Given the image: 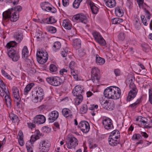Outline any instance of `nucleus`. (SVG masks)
I'll list each match as a JSON object with an SVG mask.
<instances>
[{
  "mask_svg": "<svg viewBox=\"0 0 152 152\" xmlns=\"http://www.w3.org/2000/svg\"><path fill=\"white\" fill-rule=\"evenodd\" d=\"M78 144V140L75 137H68L67 139L66 143L64 146L66 145L69 149H70L74 147V148Z\"/></svg>",
  "mask_w": 152,
  "mask_h": 152,
  "instance_id": "8",
  "label": "nucleus"
},
{
  "mask_svg": "<svg viewBox=\"0 0 152 152\" xmlns=\"http://www.w3.org/2000/svg\"><path fill=\"white\" fill-rule=\"evenodd\" d=\"M0 87L2 89V91H4L6 94H8V90L7 88H6L4 83L3 81L0 79Z\"/></svg>",
  "mask_w": 152,
  "mask_h": 152,
  "instance_id": "30",
  "label": "nucleus"
},
{
  "mask_svg": "<svg viewBox=\"0 0 152 152\" xmlns=\"http://www.w3.org/2000/svg\"><path fill=\"white\" fill-rule=\"evenodd\" d=\"M68 52V50L67 48L63 49V50L61 52V54L63 57H65L67 55V52Z\"/></svg>",
  "mask_w": 152,
  "mask_h": 152,
  "instance_id": "56",
  "label": "nucleus"
},
{
  "mask_svg": "<svg viewBox=\"0 0 152 152\" xmlns=\"http://www.w3.org/2000/svg\"><path fill=\"white\" fill-rule=\"evenodd\" d=\"M100 101L102 107L104 109H108V104H109L108 102L106 100H103L102 98L100 99Z\"/></svg>",
  "mask_w": 152,
  "mask_h": 152,
  "instance_id": "32",
  "label": "nucleus"
},
{
  "mask_svg": "<svg viewBox=\"0 0 152 152\" xmlns=\"http://www.w3.org/2000/svg\"><path fill=\"white\" fill-rule=\"evenodd\" d=\"M22 57L26 59L28 56V51L27 47L26 46L23 47L22 50Z\"/></svg>",
  "mask_w": 152,
  "mask_h": 152,
  "instance_id": "28",
  "label": "nucleus"
},
{
  "mask_svg": "<svg viewBox=\"0 0 152 152\" xmlns=\"http://www.w3.org/2000/svg\"><path fill=\"white\" fill-rule=\"evenodd\" d=\"M39 138L38 135H33L31 137L29 142H30L31 143L32 142L33 144L35 141Z\"/></svg>",
  "mask_w": 152,
  "mask_h": 152,
  "instance_id": "43",
  "label": "nucleus"
},
{
  "mask_svg": "<svg viewBox=\"0 0 152 152\" xmlns=\"http://www.w3.org/2000/svg\"><path fill=\"white\" fill-rule=\"evenodd\" d=\"M12 96L15 99V100L18 101L20 100L21 99L19 95V91L17 87L13 86L12 88Z\"/></svg>",
  "mask_w": 152,
  "mask_h": 152,
  "instance_id": "16",
  "label": "nucleus"
},
{
  "mask_svg": "<svg viewBox=\"0 0 152 152\" xmlns=\"http://www.w3.org/2000/svg\"><path fill=\"white\" fill-rule=\"evenodd\" d=\"M75 66V63L73 61H72L69 64V66L70 69H71V72L72 73V71L74 72V71L73 70Z\"/></svg>",
  "mask_w": 152,
  "mask_h": 152,
  "instance_id": "42",
  "label": "nucleus"
},
{
  "mask_svg": "<svg viewBox=\"0 0 152 152\" xmlns=\"http://www.w3.org/2000/svg\"><path fill=\"white\" fill-rule=\"evenodd\" d=\"M115 13L117 16L119 17H122L124 14L122 10L119 7L115 8Z\"/></svg>",
  "mask_w": 152,
  "mask_h": 152,
  "instance_id": "31",
  "label": "nucleus"
},
{
  "mask_svg": "<svg viewBox=\"0 0 152 152\" xmlns=\"http://www.w3.org/2000/svg\"><path fill=\"white\" fill-rule=\"evenodd\" d=\"M82 1H74L73 3V7L75 9H77Z\"/></svg>",
  "mask_w": 152,
  "mask_h": 152,
  "instance_id": "38",
  "label": "nucleus"
},
{
  "mask_svg": "<svg viewBox=\"0 0 152 152\" xmlns=\"http://www.w3.org/2000/svg\"><path fill=\"white\" fill-rule=\"evenodd\" d=\"M10 93L8 92V94H6L5 96V102L8 107H10L11 106V100L9 96Z\"/></svg>",
  "mask_w": 152,
  "mask_h": 152,
  "instance_id": "27",
  "label": "nucleus"
},
{
  "mask_svg": "<svg viewBox=\"0 0 152 152\" xmlns=\"http://www.w3.org/2000/svg\"><path fill=\"white\" fill-rule=\"evenodd\" d=\"M96 145L93 143L89 142V146L90 148L92 149L94 148L97 147Z\"/></svg>",
  "mask_w": 152,
  "mask_h": 152,
  "instance_id": "61",
  "label": "nucleus"
},
{
  "mask_svg": "<svg viewBox=\"0 0 152 152\" xmlns=\"http://www.w3.org/2000/svg\"><path fill=\"white\" fill-rule=\"evenodd\" d=\"M144 12L145 13L146 17L148 20H149L150 18V14L149 12L145 8L144 9Z\"/></svg>",
  "mask_w": 152,
  "mask_h": 152,
  "instance_id": "55",
  "label": "nucleus"
},
{
  "mask_svg": "<svg viewBox=\"0 0 152 152\" xmlns=\"http://www.w3.org/2000/svg\"><path fill=\"white\" fill-rule=\"evenodd\" d=\"M9 117L13 123H15L18 120V117L12 113L9 115Z\"/></svg>",
  "mask_w": 152,
  "mask_h": 152,
  "instance_id": "34",
  "label": "nucleus"
},
{
  "mask_svg": "<svg viewBox=\"0 0 152 152\" xmlns=\"http://www.w3.org/2000/svg\"><path fill=\"white\" fill-rule=\"evenodd\" d=\"M58 116V113L57 111H52L50 114V117L48 118L49 122H53L56 120Z\"/></svg>",
  "mask_w": 152,
  "mask_h": 152,
  "instance_id": "17",
  "label": "nucleus"
},
{
  "mask_svg": "<svg viewBox=\"0 0 152 152\" xmlns=\"http://www.w3.org/2000/svg\"><path fill=\"white\" fill-rule=\"evenodd\" d=\"M17 43L15 41H11L8 42L6 47L8 51V55L14 61H18L19 58V54L16 52L15 48Z\"/></svg>",
  "mask_w": 152,
  "mask_h": 152,
  "instance_id": "3",
  "label": "nucleus"
},
{
  "mask_svg": "<svg viewBox=\"0 0 152 152\" xmlns=\"http://www.w3.org/2000/svg\"><path fill=\"white\" fill-rule=\"evenodd\" d=\"M22 10V7L20 5L11 8L4 12L3 14V18L4 20L10 19L11 21L15 22L19 18V12Z\"/></svg>",
  "mask_w": 152,
  "mask_h": 152,
  "instance_id": "1",
  "label": "nucleus"
},
{
  "mask_svg": "<svg viewBox=\"0 0 152 152\" xmlns=\"http://www.w3.org/2000/svg\"><path fill=\"white\" fill-rule=\"evenodd\" d=\"M44 96V94L43 89L39 88L36 91V95L33 99V101L35 103L41 102L43 99Z\"/></svg>",
  "mask_w": 152,
  "mask_h": 152,
  "instance_id": "10",
  "label": "nucleus"
},
{
  "mask_svg": "<svg viewBox=\"0 0 152 152\" xmlns=\"http://www.w3.org/2000/svg\"><path fill=\"white\" fill-rule=\"evenodd\" d=\"M102 123L104 128L107 130L112 129L113 128L111 120L109 118H104Z\"/></svg>",
  "mask_w": 152,
  "mask_h": 152,
  "instance_id": "14",
  "label": "nucleus"
},
{
  "mask_svg": "<svg viewBox=\"0 0 152 152\" xmlns=\"http://www.w3.org/2000/svg\"><path fill=\"white\" fill-rule=\"evenodd\" d=\"M63 6L66 7L69 5V1H62Z\"/></svg>",
  "mask_w": 152,
  "mask_h": 152,
  "instance_id": "64",
  "label": "nucleus"
},
{
  "mask_svg": "<svg viewBox=\"0 0 152 152\" xmlns=\"http://www.w3.org/2000/svg\"><path fill=\"white\" fill-rule=\"evenodd\" d=\"M129 87L131 90L129 92V95L127 97V100L128 101H130L133 99L136 96L137 91L135 86L133 82H131L129 85Z\"/></svg>",
  "mask_w": 152,
  "mask_h": 152,
  "instance_id": "6",
  "label": "nucleus"
},
{
  "mask_svg": "<svg viewBox=\"0 0 152 152\" xmlns=\"http://www.w3.org/2000/svg\"><path fill=\"white\" fill-rule=\"evenodd\" d=\"M50 4L47 1L42 2L40 4V6L42 9L46 12H47L48 7H50Z\"/></svg>",
  "mask_w": 152,
  "mask_h": 152,
  "instance_id": "23",
  "label": "nucleus"
},
{
  "mask_svg": "<svg viewBox=\"0 0 152 152\" xmlns=\"http://www.w3.org/2000/svg\"><path fill=\"white\" fill-rule=\"evenodd\" d=\"M34 86V83H30L27 85L24 89V94L25 95L27 94Z\"/></svg>",
  "mask_w": 152,
  "mask_h": 152,
  "instance_id": "33",
  "label": "nucleus"
},
{
  "mask_svg": "<svg viewBox=\"0 0 152 152\" xmlns=\"http://www.w3.org/2000/svg\"><path fill=\"white\" fill-rule=\"evenodd\" d=\"M137 2L140 8H143L144 4L147 6L146 4L144 3V1H137Z\"/></svg>",
  "mask_w": 152,
  "mask_h": 152,
  "instance_id": "46",
  "label": "nucleus"
},
{
  "mask_svg": "<svg viewBox=\"0 0 152 152\" xmlns=\"http://www.w3.org/2000/svg\"><path fill=\"white\" fill-rule=\"evenodd\" d=\"M97 41L102 46H104L106 44L105 40L102 37L98 40Z\"/></svg>",
  "mask_w": 152,
  "mask_h": 152,
  "instance_id": "44",
  "label": "nucleus"
},
{
  "mask_svg": "<svg viewBox=\"0 0 152 152\" xmlns=\"http://www.w3.org/2000/svg\"><path fill=\"white\" fill-rule=\"evenodd\" d=\"M50 144L48 141L42 140L39 143V149L40 152H48L49 150Z\"/></svg>",
  "mask_w": 152,
  "mask_h": 152,
  "instance_id": "9",
  "label": "nucleus"
},
{
  "mask_svg": "<svg viewBox=\"0 0 152 152\" xmlns=\"http://www.w3.org/2000/svg\"><path fill=\"white\" fill-rule=\"evenodd\" d=\"M105 5L110 8L114 7L116 4L115 1H104Z\"/></svg>",
  "mask_w": 152,
  "mask_h": 152,
  "instance_id": "26",
  "label": "nucleus"
},
{
  "mask_svg": "<svg viewBox=\"0 0 152 152\" xmlns=\"http://www.w3.org/2000/svg\"><path fill=\"white\" fill-rule=\"evenodd\" d=\"M62 26L66 29L69 30L71 28V23L68 19L64 20L63 21Z\"/></svg>",
  "mask_w": 152,
  "mask_h": 152,
  "instance_id": "22",
  "label": "nucleus"
},
{
  "mask_svg": "<svg viewBox=\"0 0 152 152\" xmlns=\"http://www.w3.org/2000/svg\"><path fill=\"white\" fill-rule=\"evenodd\" d=\"M8 2H9L11 3L14 6H15L16 5L18 4V1H14L13 2H12V1H7L6 3H7Z\"/></svg>",
  "mask_w": 152,
  "mask_h": 152,
  "instance_id": "63",
  "label": "nucleus"
},
{
  "mask_svg": "<svg viewBox=\"0 0 152 152\" xmlns=\"http://www.w3.org/2000/svg\"><path fill=\"white\" fill-rule=\"evenodd\" d=\"M91 73V79L93 82L96 83L98 82L100 77L99 75V70L98 68L96 67L92 68Z\"/></svg>",
  "mask_w": 152,
  "mask_h": 152,
  "instance_id": "11",
  "label": "nucleus"
},
{
  "mask_svg": "<svg viewBox=\"0 0 152 152\" xmlns=\"http://www.w3.org/2000/svg\"><path fill=\"white\" fill-rule=\"evenodd\" d=\"M118 39L121 40H123L125 38V35L124 33L121 32L118 36Z\"/></svg>",
  "mask_w": 152,
  "mask_h": 152,
  "instance_id": "51",
  "label": "nucleus"
},
{
  "mask_svg": "<svg viewBox=\"0 0 152 152\" xmlns=\"http://www.w3.org/2000/svg\"><path fill=\"white\" fill-rule=\"evenodd\" d=\"M45 117L42 115H36L34 119V123L37 124H42L45 121Z\"/></svg>",
  "mask_w": 152,
  "mask_h": 152,
  "instance_id": "15",
  "label": "nucleus"
},
{
  "mask_svg": "<svg viewBox=\"0 0 152 152\" xmlns=\"http://www.w3.org/2000/svg\"><path fill=\"white\" fill-rule=\"evenodd\" d=\"M141 138L140 134H135L133 135L132 136V139L133 140H140Z\"/></svg>",
  "mask_w": 152,
  "mask_h": 152,
  "instance_id": "50",
  "label": "nucleus"
},
{
  "mask_svg": "<svg viewBox=\"0 0 152 152\" xmlns=\"http://www.w3.org/2000/svg\"><path fill=\"white\" fill-rule=\"evenodd\" d=\"M32 142H30L28 141L26 143V147L27 149L33 148V145Z\"/></svg>",
  "mask_w": 152,
  "mask_h": 152,
  "instance_id": "53",
  "label": "nucleus"
},
{
  "mask_svg": "<svg viewBox=\"0 0 152 152\" xmlns=\"http://www.w3.org/2000/svg\"><path fill=\"white\" fill-rule=\"evenodd\" d=\"M114 108V104L113 103H109L108 104V109H107L108 110H112Z\"/></svg>",
  "mask_w": 152,
  "mask_h": 152,
  "instance_id": "57",
  "label": "nucleus"
},
{
  "mask_svg": "<svg viewBox=\"0 0 152 152\" xmlns=\"http://www.w3.org/2000/svg\"><path fill=\"white\" fill-rule=\"evenodd\" d=\"M95 58L96 63L97 64L102 65L105 63V60L104 59L99 56L98 55H96Z\"/></svg>",
  "mask_w": 152,
  "mask_h": 152,
  "instance_id": "24",
  "label": "nucleus"
},
{
  "mask_svg": "<svg viewBox=\"0 0 152 152\" xmlns=\"http://www.w3.org/2000/svg\"><path fill=\"white\" fill-rule=\"evenodd\" d=\"M49 18H47L42 19L40 21V23L44 24H49Z\"/></svg>",
  "mask_w": 152,
  "mask_h": 152,
  "instance_id": "49",
  "label": "nucleus"
},
{
  "mask_svg": "<svg viewBox=\"0 0 152 152\" xmlns=\"http://www.w3.org/2000/svg\"><path fill=\"white\" fill-rule=\"evenodd\" d=\"M18 142L20 146H23V139L20 136H19L18 139Z\"/></svg>",
  "mask_w": 152,
  "mask_h": 152,
  "instance_id": "62",
  "label": "nucleus"
},
{
  "mask_svg": "<svg viewBox=\"0 0 152 152\" xmlns=\"http://www.w3.org/2000/svg\"><path fill=\"white\" fill-rule=\"evenodd\" d=\"M140 99H138L135 102L130 104L129 106L133 108H136L140 103Z\"/></svg>",
  "mask_w": 152,
  "mask_h": 152,
  "instance_id": "39",
  "label": "nucleus"
},
{
  "mask_svg": "<svg viewBox=\"0 0 152 152\" xmlns=\"http://www.w3.org/2000/svg\"><path fill=\"white\" fill-rule=\"evenodd\" d=\"M98 107V106L97 105H95L92 104H91L90 105V106L88 107V109L90 110H93L95 109H97Z\"/></svg>",
  "mask_w": 152,
  "mask_h": 152,
  "instance_id": "48",
  "label": "nucleus"
},
{
  "mask_svg": "<svg viewBox=\"0 0 152 152\" xmlns=\"http://www.w3.org/2000/svg\"><path fill=\"white\" fill-rule=\"evenodd\" d=\"M46 29L48 32L51 34L55 33L56 31V28L52 26H48L47 27Z\"/></svg>",
  "mask_w": 152,
  "mask_h": 152,
  "instance_id": "35",
  "label": "nucleus"
},
{
  "mask_svg": "<svg viewBox=\"0 0 152 152\" xmlns=\"http://www.w3.org/2000/svg\"><path fill=\"white\" fill-rule=\"evenodd\" d=\"M88 4L90 6L92 13L94 14H96L98 12V8L95 5L94 3L92 2L91 1H89Z\"/></svg>",
  "mask_w": 152,
  "mask_h": 152,
  "instance_id": "19",
  "label": "nucleus"
},
{
  "mask_svg": "<svg viewBox=\"0 0 152 152\" xmlns=\"http://www.w3.org/2000/svg\"><path fill=\"white\" fill-rule=\"evenodd\" d=\"M57 69L56 66L53 64H51L50 66V70L52 72H56Z\"/></svg>",
  "mask_w": 152,
  "mask_h": 152,
  "instance_id": "45",
  "label": "nucleus"
},
{
  "mask_svg": "<svg viewBox=\"0 0 152 152\" xmlns=\"http://www.w3.org/2000/svg\"><path fill=\"white\" fill-rule=\"evenodd\" d=\"M140 99H138L135 102L130 104L129 106L133 108H136L140 103Z\"/></svg>",
  "mask_w": 152,
  "mask_h": 152,
  "instance_id": "40",
  "label": "nucleus"
},
{
  "mask_svg": "<svg viewBox=\"0 0 152 152\" xmlns=\"http://www.w3.org/2000/svg\"><path fill=\"white\" fill-rule=\"evenodd\" d=\"M149 100L151 103L152 104V90L149 89Z\"/></svg>",
  "mask_w": 152,
  "mask_h": 152,
  "instance_id": "52",
  "label": "nucleus"
},
{
  "mask_svg": "<svg viewBox=\"0 0 152 152\" xmlns=\"http://www.w3.org/2000/svg\"><path fill=\"white\" fill-rule=\"evenodd\" d=\"M48 12H51L55 13L57 12L56 9L54 7H48Z\"/></svg>",
  "mask_w": 152,
  "mask_h": 152,
  "instance_id": "47",
  "label": "nucleus"
},
{
  "mask_svg": "<svg viewBox=\"0 0 152 152\" xmlns=\"http://www.w3.org/2000/svg\"><path fill=\"white\" fill-rule=\"evenodd\" d=\"M63 115L66 117L71 118L72 117V115L71 114V112L69 109L67 108L63 109L62 111Z\"/></svg>",
  "mask_w": 152,
  "mask_h": 152,
  "instance_id": "18",
  "label": "nucleus"
},
{
  "mask_svg": "<svg viewBox=\"0 0 152 152\" xmlns=\"http://www.w3.org/2000/svg\"><path fill=\"white\" fill-rule=\"evenodd\" d=\"M104 94L105 97L108 99H117L120 97L121 90L118 87L110 86L104 90Z\"/></svg>",
  "mask_w": 152,
  "mask_h": 152,
  "instance_id": "2",
  "label": "nucleus"
},
{
  "mask_svg": "<svg viewBox=\"0 0 152 152\" xmlns=\"http://www.w3.org/2000/svg\"><path fill=\"white\" fill-rule=\"evenodd\" d=\"M46 81L50 84L54 86H58L62 83L60 78L58 77H50L46 79Z\"/></svg>",
  "mask_w": 152,
  "mask_h": 152,
  "instance_id": "7",
  "label": "nucleus"
},
{
  "mask_svg": "<svg viewBox=\"0 0 152 152\" xmlns=\"http://www.w3.org/2000/svg\"><path fill=\"white\" fill-rule=\"evenodd\" d=\"M141 18L142 23L145 26H147L148 23H147V20L146 19H144L145 16L143 15L141 16Z\"/></svg>",
  "mask_w": 152,
  "mask_h": 152,
  "instance_id": "54",
  "label": "nucleus"
},
{
  "mask_svg": "<svg viewBox=\"0 0 152 152\" xmlns=\"http://www.w3.org/2000/svg\"><path fill=\"white\" fill-rule=\"evenodd\" d=\"M73 45L76 49H78L81 48V41L79 39H76L73 41Z\"/></svg>",
  "mask_w": 152,
  "mask_h": 152,
  "instance_id": "25",
  "label": "nucleus"
},
{
  "mask_svg": "<svg viewBox=\"0 0 152 152\" xmlns=\"http://www.w3.org/2000/svg\"><path fill=\"white\" fill-rule=\"evenodd\" d=\"M114 72L116 76H119L120 75V70L119 69H115L114 70Z\"/></svg>",
  "mask_w": 152,
  "mask_h": 152,
  "instance_id": "60",
  "label": "nucleus"
},
{
  "mask_svg": "<svg viewBox=\"0 0 152 152\" xmlns=\"http://www.w3.org/2000/svg\"><path fill=\"white\" fill-rule=\"evenodd\" d=\"M84 92L83 87L79 85L76 86L73 90L72 93L76 96L75 102L76 105H79L82 102L83 99L82 94Z\"/></svg>",
  "mask_w": 152,
  "mask_h": 152,
  "instance_id": "4",
  "label": "nucleus"
},
{
  "mask_svg": "<svg viewBox=\"0 0 152 152\" xmlns=\"http://www.w3.org/2000/svg\"><path fill=\"white\" fill-rule=\"evenodd\" d=\"M78 127L83 132L85 133L88 132L90 129L89 124L86 121H81L79 124Z\"/></svg>",
  "mask_w": 152,
  "mask_h": 152,
  "instance_id": "12",
  "label": "nucleus"
},
{
  "mask_svg": "<svg viewBox=\"0 0 152 152\" xmlns=\"http://www.w3.org/2000/svg\"><path fill=\"white\" fill-rule=\"evenodd\" d=\"M74 22H81L86 23L87 22L86 16L83 14H78L75 15L72 18Z\"/></svg>",
  "mask_w": 152,
  "mask_h": 152,
  "instance_id": "13",
  "label": "nucleus"
},
{
  "mask_svg": "<svg viewBox=\"0 0 152 152\" xmlns=\"http://www.w3.org/2000/svg\"><path fill=\"white\" fill-rule=\"evenodd\" d=\"M109 137H113L116 139H118L120 137L119 131L117 130H114L111 133Z\"/></svg>",
  "mask_w": 152,
  "mask_h": 152,
  "instance_id": "29",
  "label": "nucleus"
},
{
  "mask_svg": "<svg viewBox=\"0 0 152 152\" xmlns=\"http://www.w3.org/2000/svg\"><path fill=\"white\" fill-rule=\"evenodd\" d=\"M35 123H34V121L31 123H28L27 124L28 127L31 129L34 128L35 127Z\"/></svg>",
  "mask_w": 152,
  "mask_h": 152,
  "instance_id": "59",
  "label": "nucleus"
},
{
  "mask_svg": "<svg viewBox=\"0 0 152 152\" xmlns=\"http://www.w3.org/2000/svg\"><path fill=\"white\" fill-rule=\"evenodd\" d=\"M49 20V24H52L56 23V21L55 18L53 17H50Z\"/></svg>",
  "mask_w": 152,
  "mask_h": 152,
  "instance_id": "58",
  "label": "nucleus"
},
{
  "mask_svg": "<svg viewBox=\"0 0 152 152\" xmlns=\"http://www.w3.org/2000/svg\"><path fill=\"white\" fill-rule=\"evenodd\" d=\"M92 34L95 40L96 41L102 37L99 32L96 31L93 32Z\"/></svg>",
  "mask_w": 152,
  "mask_h": 152,
  "instance_id": "36",
  "label": "nucleus"
},
{
  "mask_svg": "<svg viewBox=\"0 0 152 152\" xmlns=\"http://www.w3.org/2000/svg\"><path fill=\"white\" fill-rule=\"evenodd\" d=\"M88 107L86 104H84L80 108V111L82 114L86 113L88 110Z\"/></svg>",
  "mask_w": 152,
  "mask_h": 152,
  "instance_id": "37",
  "label": "nucleus"
},
{
  "mask_svg": "<svg viewBox=\"0 0 152 152\" xmlns=\"http://www.w3.org/2000/svg\"><path fill=\"white\" fill-rule=\"evenodd\" d=\"M23 35L22 33L19 32H17L15 33L14 35V37L16 40L19 42H20L23 39Z\"/></svg>",
  "mask_w": 152,
  "mask_h": 152,
  "instance_id": "21",
  "label": "nucleus"
},
{
  "mask_svg": "<svg viewBox=\"0 0 152 152\" xmlns=\"http://www.w3.org/2000/svg\"><path fill=\"white\" fill-rule=\"evenodd\" d=\"M36 55L37 61L40 64H43L48 59V54L45 51L39 49L37 51Z\"/></svg>",
  "mask_w": 152,
  "mask_h": 152,
  "instance_id": "5",
  "label": "nucleus"
},
{
  "mask_svg": "<svg viewBox=\"0 0 152 152\" xmlns=\"http://www.w3.org/2000/svg\"><path fill=\"white\" fill-rule=\"evenodd\" d=\"M61 47V44L60 42L57 41L55 42L53 45V47L56 50L59 49Z\"/></svg>",
  "mask_w": 152,
  "mask_h": 152,
  "instance_id": "41",
  "label": "nucleus"
},
{
  "mask_svg": "<svg viewBox=\"0 0 152 152\" xmlns=\"http://www.w3.org/2000/svg\"><path fill=\"white\" fill-rule=\"evenodd\" d=\"M108 142L110 145L114 146L116 145L117 144H119L120 141L113 137H109L108 139Z\"/></svg>",
  "mask_w": 152,
  "mask_h": 152,
  "instance_id": "20",
  "label": "nucleus"
}]
</instances>
